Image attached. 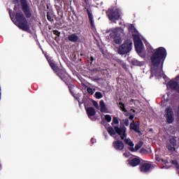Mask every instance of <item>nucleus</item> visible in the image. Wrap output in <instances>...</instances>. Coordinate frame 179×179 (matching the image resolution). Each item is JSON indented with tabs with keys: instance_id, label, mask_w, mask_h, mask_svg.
Here are the masks:
<instances>
[{
	"instance_id": "1",
	"label": "nucleus",
	"mask_w": 179,
	"mask_h": 179,
	"mask_svg": "<svg viewBox=\"0 0 179 179\" xmlns=\"http://www.w3.org/2000/svg\"><path fill=\"white\" fill-rule=\"evenodd\" d=\"M167 58V50L163 47H159L154 50L150 57L151 73H157V68L161 65L163 68L164 61Z\"/></svg>"
},
{
	"instance_id": "2",
	"label": "nucleus",
	"mask_w": 179,
	"mask_h": 179,
	"mask_svg": "<svg viewBox=\"0 0 179 179\" xmlns=\"http://www.w3.org/2000/svg\"><path fill=\"white\" fill-rule=\"evenodd\" d=\"M15 24L23 31L30 33V24L23 13H16L15 16Z\"/></svg>"
},
{
	"instance_id": "3",
	"label": "nucleus",
	"mask_w": 179,
	"mask_h": 179,
	"mask_svg": "<svg viewBox=\"0 0 179 179\" xmlns=\"http://www.w3.org/2000/svg\"><path fill=\"white\" fill-rule=\"evenodd\" d=\"M106 16L110 22L117 23V20H120L122 16V11L117 7H110L106 10Z\"/></svg>"
},
{
	"instance_id": "4",
	"label": "nucleus",
	"mask_w": 179,
	"mask_h": 179,
	"mask_svg": "<svg viewBox=\"0 0 179 179\" xmlns=\"http://www.w3.org/2000/svg\"><path fill=\"white\" fill-rule=\"evenodd\" d=\"M53 72L59 77V78L65 83V85H69L68 82H72V79L66 73V71L64 69H60L58 66H54L52 69Z\"/></svg>"
},
{
	"instance_id": "5",
	"label": "nucleus",
	"mask_w": 179,
	"mask_h": 179,
	"mask_svg": "<svg viewBox=\"0 0 179 179\" xmlns=\"http://www.w3.org/2000/svg\"><path fill=\"white\" fill-rule=\"evenodd\" d=\"M132 50V41L129 39L126 40L122 45L117 48V52L120 55H125Z\"/></svg>"
},
{
	"instance_id": "6",
	"label": "nucleus",
	"mask_w": 179,
	"mask_h": 179,
	"mask_svg": "<svg viewBox=\"0 0 179 179\" xmlns=\"http://www.w3.org/2000/svg\"><path fill=\"white\" fill-rule=\"evenodd\" d=\"M165 118L167 124H173L174 122V113L173 112V108L170 106L165 109Z\"/></svg>"
},
{
	"instance_id": "7",
	"label": "nucleus",
	"mask_w": 179,
	"mask_h": 179,
	"mask_svg": "<svg viewBox=\"0 0 179 179\" xmlns=\"http://www.w3.org/2000/svg\"><path fill=\"white\" fill-rule=\"evenodd\" d=\"M21 3L22 11L25 15L26 17L28 19L31 17V12L30 11V7H29V4H27V0H20Z\"/></svg>"
},
{
	"instance_id": "8",
	"label": "nucleus",
	"mask_w": 179,
	"mask_h": 179,
	"mask_svg": "<svg viewBox=\"0 0 179 179\" xmlns=\"http://www.w3.org/2000/svg\"><path fill=\"white\" fill-rule=\"evenodd\" d=\"M83 6L84 7V10H86V12L88 15V19L90 20V23L92 27H93V26H94V21L93 20V14L92 13L90 7L87 8V3H83Z\"/></svg>"
},
{
	"instance_id": "9",
	"label": "nucleus",
	"mask_w": 179,
	"mask_h": 179,
	"mask_svg": "<svg viewBox=\"0 0 179 179\" xmlns=\"http://www.w3.org/2000/svg\"><path fill=\"white\" fill-rule=\"evenodd\" d=\"M169 143L166 144V148L169 152H176V146H177V140L176 137H171L169 139Z\"/></svg>"
},
{
	"instance_id": "10",
	"label": "nucleus",
	"mask_w": 179,
	"mask_h": 179,
	"mask_svg": "<svg viewBox=\"0 0 179 179\" xmlns=\"http://www.w3.org/2000/svg\"><path fill=\"white\" fill-rule=\"evenodd\" d=\"M152 169V164L143 163L140 166V171L141 173H149Z\"/></svg>"
},
{
	"instance_id": "11",
	"label": "nucleus",
	"mask_w": 179,
	"mask_h": 179,
	"mask_svg": "<svg viewBox=\"0 0 179 179\" xmlns=\"http://www.w3.org/2000/svg\"><path fill=\"white\" fill-rule=\"evenodd\" d=\"M113 146L115 150H123L125 145L124 143L120 140H117L113 143Z\"/></svg>"
},
{
	"instance_id": "12",
	"label": "nucleus",
	"mask_w": 179,
	"mask_h": 179,
	"mask_svg": "<svg viewBox=\"0 0 179 179\" xmlns=\"http://www.w3.org/2000/svg\"><path fill=\"white\" fill-rule=\"evenodd\" d=\"M134 45H135L136 51L137 52H142V48L139 45V43H141V41L139 39V36L134 35Z\"/></svg>"
},
{
	"instance_id": "13",
	"label": "nucleus",
	"mask_w": 179,
	"mask_h": 179,
	"mask_svg": "<svg viewBox=\"0 0 179 179\" xmlns=\"http://www.w3.org/2000/svg\"><path fill=\"white\" fill-rule=\"evenodd\" d=\"M141 124L135 122V121H133L131 123H130V129H133L134 132H137V134H141L140 130Z\"/></svg>"
},
{
	"instance_id": "14",
	"label": "nucleus",
	"mask_w": 179,
	"mask_h": 179,
	"mask_svg": "<svg viewBox=\"0 0 179 179\" xmlns=\"http://www.w3.org/2000/svg\"><path fill=\"white\" fill-rule=\"evenodd\" d=\"M129 164L131 166V167H136V166H139V164H141V158L139 157H135L131 159L129 162Z\"/></svg>"
},
{
	"instance_id": "15",
	"label": "nucleus",
	"mask_w": 179,
	"mask_h": 179,
	"mask_svg": "<svg viewBox=\"0 0 179 179\" xmlns=\"http://www.w3.org/2000/svg\"><path fill=\"white\" fill-rule=\"evenodd\" d=\"M68 40L71 43H78L79 41V36L76 34H71L68 36Z\"/></svg>"
},
{
	"instance_id": "16",
	"label": "nucleus",
	"mask_w": 179,
	"mask_h": 179,
	"mask_svg": "<svg viewBox=\"0 0 179 179\" xmlns=\"http://www.w3.org/2000/svg\"><path fill=\"white\" fill-rule=\"evenodd\" d=\"M99 107L101 113H108V109L107 108V106H106V103L103 100H101L99 101Z\"/></svg>"
},
{
	"instance_id": "17",
	"label": "nucleus",
	"mask_w": 179,
	"mask_h": 179,
	"mask_svg": "<svg viewBox=\"0 0 179 179\" xmlns=\"http://www.w3.org/2000/svg\"><path fill=\"white\" fill-rule=\"evenodd\" d=\"M86 111L89 118H90V117H94V115H96V110L93 107L87 108L86 109Z\"/></svg>"
},
{
	"instance_id": "18",
	"label": "nucleus",
	"mask_w": 179,
	"mask_h": 179,
	"mask_svg": "<svg viewBox=\"0 0 179 179\" xmlns=\"http://www.w3.org/2000/svg\"><path fill=\"white\" fill-rule=\"evenodd\" d=\"M45 57L46 58L50 68L52 69L57 64L54 62L52 57H50L48 55L45 54Z\"/></svg>"
},
{
	"instance_id": "19",
	"label": "nucleus",
	"mask_w": 179,
	"mask_h": 179,
	"mask_svg": "<svg viewBox=\"0 0 179 179\" xmlns=\"http://www.w3.org/2000/svg\"><path fill=\"white\" fill-rule=\"evenodd\" d=\"M131 64L134 66H143V65H145V62H140L139 60H138L136 59H131Z\"/></svg>"
},
{
	"instance_id": "20",
	"label": "nucleus",
	"mask_w": 179,
	"mask_h": 179,
	"mask_svg": "<svg viewBox=\"0 0 179 179\" xmlns=\"http://www.w3.org/2000/svg\"><path fill=\"white\" fill-rule=\"evenodd\" d=\"M115 134H117V135L121 136L122 132L124 131V129H127V127L125 126H122L121 128L118 127V126H115L114 127Z\"/></svg>"
},
{
	"instance_id": "21",
	"label": "nucleus",
	"mask_w": 179,
	"mask_h": 179,
	"mask_svg": "<svg viewBox=\"0 0 179 179\" xmlns=\"http://www.w3.org/2000/svg\"><path fill=\"white\" fill-rule=\"evenodd\" d=\"M113 43H115L116 44H121V43H122V38L121 36L115 35L113 37Z\"/></svg>"
},
{
	"instance_id": "22",
	"label": "nucleus",
	"mask_w": 179,
	"mask_h": 179,
	"mask_svg": "<svg viewBox=\"0 0 179 179\" xmlns=\"http://www.w3.org/2000/svg\"><path fill=\"white\" fill-rule=\"evenodd\" d=\"M71 81H69L68 82L69 84H66V86H68L69 90L70 93L72 94V96H75V92H73V85H72L71 84Z\"/></svg>"
},
{
	"instance_id": "23",
	"label": "nucleus",
	"mask_w": 179,
	"mask_h": 179,
	"mask_svg": "<svg viewBox=\"0 0 179 179\" xmlns=\"http://www.w3.org/2000/svg\"><path fill=\"white\" fill-rule=\"evenodd\" d=\"M124 142L126 145H128V146H130L131 148H134V144L129 138H124Z\"/></svg>"
},
{
	"instance_id": "24",
	"label": "nucleus",
	"mask_w": 179,
	"mask_h": 179,
	"mask_svg": "<svg viewBox=\"0 0 179 179\" xmlns=\"http://www.w3.org/2000/svg\"><path fill=\"white\" fill-rule=\"evenodd\" d=\"M119 106L122 111H123L124 113H128V110H127V109L125 108V104H124V103L120 102Z\"/></svg>"
},
{
	"instance_id": "25",
	"label": "nucleus",
	"mask_w": 179,
	"mask_h": 179,
	"mask_svg": "<svg viewBox=\"0 0 179 179\" xmlns=\"http://www.w3.org/2000/svg\"><path fill=\"white\" fill-rule=\"evenodd\" d=\"M108 132L110 135V136H113V135H115V129L111 127H108Z\"/></svg>"
},
{
	"instance_id": "26",
	"label": "nucleus",
	"mask_w": 179,
	"mask_h": 179,
	"mask_svg": "<svg viewBox=\"0 0 179 179\" xmlns=\"http://www.w3.org/2000/svg\"><path fill=\"white\" fill-rule=\"evenodd\" d=\"M13 3H14V10H17L19 9V0H12Z\"/></svg>"
},
{
	"instance_id": "27",
	"label": "nucleus",
	"mask_w": 179,
	"mask_h": 179,
	"mask_svg": "<svg viewBox=\"0 0 179 179\" xmlns=\"http://www.w3.org/2000/svg\"><path fill=\"white\" fill-rule=\"evenodd\" d=\"M94 96L96 99H103V94L100 92H95Z\"/></svg>"
},
{
	"instance_id": "28",
	"label": "nucleus",
	"mask_w": 179,
	"mask_h": 179,
	"mask_svg": "<svg viewBox=\"0 0 179 179\" xmlns=\"http://www.w3.org/2000/svg\"><path fill=\"white\" fill-rule=\"evenodd\" d=\"M120 138L122 141H124L125 138H127V129L123 130V132H122Z\"/></svg>"
},
{
	"instance_id": "29",
	"label": "nucleus",
	"mask_w": 179,
	"mask_h": 179,
	"mask_svg": "<svg viewBox=\"0 0 179 179\" xmlns=\"http://www.w3.org/2000/svg\"><path fill=\"white\" fill-rule=\"evenodd\" d=\"M113 124H115V125H118V124H120V120H118V117H113L112 125H113Z\"/></svg>"
},
{
	"instance_id": "30",
	"label": "nucleus",
	"mask_w": 179,
	"mask_h": 179,
	"mask_svg": "<svg viewBox=\"0 0 179 179\" xmlns=\"http://www.w3.org/2000/svg\"><path fill=\"white\" fill-rule=\"evenodd\" d=\"M47 19L49 22H51V23L54 22V19H52V17H51V13H47Z\"/></svg>"
},
{
	"instance_id": "31",
	"label": "nucleus",
	"mask_w": 179,
	"mask_h": 179,
	"mask_svg": "<svg viewBox=\"0 0 179 179\" xmlns=\"http://www.w3.org/2000/svg\"><path fill=\"white\" fill-rule=\"evenodd\" d=\"M142 145H143V142H142V141H140L139 143L136 144V145H135V150H139V149H140L141 148H142Z\"/></svg>"
},
{
	"instance_id": "32",
	"label": "nucleus",
	"mask_w": 179,
	"mask_h": 179,
	"mask_svg": "<svg viewBox=\"0 0 179 179\" xmlns=\"http://www.w3.org/2000/svg\"><path fill=\"white\" fill-rule=\"evenodd\" d=\"M105 120H106V121H107V122H111V120H112L111 115H105Z\"/></svg>"
},
{
	"instance_id": "33",
	"label": "nucleus",
	"mask_w": 179,
	"mask_h": 179,
	"mask_svg": "<svg viewBox=\"0 0 179 179\" xmlns=\"http://www.w3.org/2000/svg\"><path fill=\"white\" fill-rule=\"evenodd\" d=\"M140 153H141L143 155H148L149 153V151H148V150H146L145 148H141L140 150Z\"/></svg>"
},
{
	"instance_id": "34",
	"label": "nucleus",
	"mask_w": 179,
	"mask_h": 179,
	"mask_svg": "<svg viewBox=\"0 0 179 179\" xmlns=\"http://www.w3.org/2000/svg\"><path fill=\"white\" fill-rule=\"evenodd\" d=\"M92 104H93L94 107H95V108H96V110H99V103H97V101H93Z\"/></svg>"
},
{
	"instance_id": "35",
	"label": "nucleus",
	"mask_w": 179,
	"mask_h": 179,
	"mask_svg": "<svg viewBox=\"0 0 179 179\" xmlns=\"http://www.w3.org/2000/svg\"><path fill=\"white\" fill-rule=\"evenodd\" d=\"M87 93H89L90 94H94V92L93 91V89H92L91 87H88L87 89Z\"/></svg>"
},
{
	"instance_id": "36",
	"label": "nucleus",
	"mask_w": 179,
	"mask_h": 179,
	"mask_svg": "<svg viewBox=\"0 0 179 179\" xmlns=\"http://www.w3.org/2000/svg\"><path fill=\"white\" fill-rule=\"evenodd\" d=\"M53 34L59 37V36H61V32H59L58 30H54L53 31Z\"/></svg>"
},
{
	"instance_id": "37",
	"label": "nucleus",
	"mask_w": 179,
	"mask_h": 179,
	"mask_svg": "<svg viewBox=\"0 0 179 179\" xmlns=\"http://www.w3.org/2000/svg\"><path fill=\"white\" fill-rule=\"evenodd\" d=\"M124 121V124L126 126V127H128L129 125V120L128 119H125Z\"/></svg>"
},
{
	"instance_id": "38",
	"label": "nucleus",
	"mask_w": 179,
	"mask_h": 179,
	"mask_svg": "<svg viewBox=\"0 0 179 179\" xmlns=\"http://www.w3.org/2000/svg\"><path fill=\"white\" fill-rule=\"evenodd\" d=\"M90 64H92L93 61H94V57H93V56H91L90 58Z\"/></svg>"
},
{
	"instance_id": "39",
	"label": "nucleus",
	"mask_w": 179,
	"mask_h": 179,
	"mask_svg": "<svg viewBox=\"0 0 179 179\" xmlns=\"http://www.w3.org/2000/svg\"><path fill=\"white\" fill-rule=\"evenodd\" d=\"M129 150H130V152H135V148H134V147H130L129 148Z\"/></svg>"
},
{
	"instance_id": "40",
	"label": "nucleus",
	"mask_w": 179,
	"mask_h": 179,
	"mask_svg": "<svg viewBox=\"0 0 179 179\" xmlns=\"http://www.w3.org/2000/svg\"><path fill=\"white\" fill-rule=\"evenodd\" d=\"M134 117H135V115H131L129 117V120H134Z\"/></svg>"
},
{
	"instance_id": "41",
	"label": "nucleus",
	"mask_w": 179,
	"mask_h": 179,
	"mask_svg": "<svg viewBox=\"0 0 179 179\" xmlns=\"http://www.w3.org/2000/svg\"><path fill=\"white\" fill-rule=\"evenodd\" d=\"M176 80L178 83V84L179 85V75L176 77Z\"/></svg>"
},
{
	"instance_id": "42",
	"label": "nucleus",
	"mask_w": 179,
	"mask_h": 179,
	"mask_svg": "<svg viewBox=\"0 0 179 179\" xmlns=\"http://www.w3.org/2000/svg\"><path fill=\"white\" fill-rule=\"evenodd\" d=\"M94 142H96V139L91 138V143H92V145H93L94 143Z\"/></svg>"
},
{
	"instance_id": "43",
	"label": "nucleus",
	"mask_w": 179,
	"mask_h": 179,
	"mask_svg": "<svg viewBox=\"0 0 179 179\" xmlns=\"http://www.w3.org/2000/svg\"><path fill=\"white\" fill-rule=\"evenodd\" d=\"M91 72H97V69H93L92 70H91Z\"/></svg>"
},
{
	"instance_id": "44",
	"label": "nucleus",
	"mask_w": 179,
	"mask_h": 179,
	"mask_svg": "<svg viewBox=\"0 0 179 179\" xmlns=\"http://www.w3.org/2000/svg\"><path fill=\"white\" fill-rule=\"evenodd\" d=\"M122 68H124V69L127 68V64H123V65H122Z\"/></svg>"
},
{
	"instance_id": "45",
	"label": "nucleus",
	"mask_w": 179,
	"mask_h": 179,
	"mask_svg": "<svg viewBox=\"0 0 179 179\" xmlns=\"http://www.w3.org/2000/svg\"><path fill=\"white\" fill-rule=\"evenodd\" d=\"M1 96H2V92H0V101H1Z\"/></svg>"
},
{
	"instance_id": "46",
	"label": "nucleus",
	"mask_w": 179,
	"mask_h": 179,
	"mask_svg": "<svg viewBox=\"0 0 179 179\" xmlns=\"http://www.w3.org/2000/svg\"><path fill=\"white\" fill-rule=\"evenodd\" d=\"M85 3H87V0H84Z\"/></svg>"
},
{
	"instance_id": "47",
	"label": "nucleus",
	"mask_w": 179,
	"mask_h": 179,
	"mask_svg": "<svg viewBox=\"0 0 179 179\" xmlns=\"http://www.w3.org/2000/svg\"><path fill=\"white\" fill-rule=\"evenodd\" d=\"M9 15H10V17H12V15H10V10H9Z\"/></svg>"
},
{
	"instance_id": "48",
	"label": "nucleus",
	"mask_w": 179,
	"mask_h": 179,
	"mask_svg": "<svg viewBox=\"0 0 179 179\" xmlns=\"http://www.w3.org/2000/svg\"><path fill=\"white\" fill-rule=\"evenodd\" d=\"M2 169V165L0 164V170Z\"/></svg>"
},
{
	"instance_id": "49",
	"label": "nucleus",
	"mask_w": 179,
	"mask_h": 179,
	"mask_svg": "<svg viewBox=\"0 0 179 179\" xmlns=\"http://www.w3.org/2000/svg\"><path fill=\"white\" fill-rule=\"evenodd\" d=\"M133 113H135V110H133Z\"/></svg>"
},
{
	"instance_id": "50",
	"label": "nucleus",
	"mask_w": 179,
	"mask_h": 179,
	"mask_svg": "<svg viewBox=\"0 0 179 179\" xmlns=\"http://www.w3.org/2000/svg\"><path fill=\"white\" fill-rule=\"evenodd\" d=\"M80 55H81V56H83V54H81Z\"/></svg>"
},
{
	"instance_id": "51",
	"label": "nucleus",
	"mask_w": 179,
	"mask_h": 179,
	"mask_svg": "<svg viewBox=\"0 0 179 179\" xmlns=\"http://www.w3.org/2000/svg\"><path fill=\"white\" fill-rule=\"evenodd\" d=\"M0 93H1V86H0Z\"/></svg>"
},
{
	"instance_id": "52",
	"label": "nucleus",
	"mask_w": 179,
	"mask_h": 179,
	"mask_svg": "<svg viewBox=\"0 0 179 179\" xmlns=\"http://www.w3.org/2000/svg\"><path fill=\"white\" fill-rule=\"evenodd\" d=\"M131 27H133V25H132V24H131Z\"/></svg>"
}]
</instances>
